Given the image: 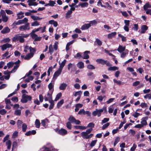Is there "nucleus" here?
I'll list each match as a JSON object with an SVG mask.
<instances>
[{"label":"nucleus","mask_w":151,"mask_h":151,"mask_svg":"<svg viewBox=\"0 0 151 151\" xmlns=\"http://www.w3.org/2000/svg\"><path fill=\"white\" fill-rule=\"evenodd\" d=\"M29 35L25 34H17L16 35L12 38L13 42H16L19 41L21 43H23L24 41V37H28Z\"/></svg>","instance_id":"nucleus-1"},{"label":"nucleus","mask_w":151,"mask_h":151,"mask_svg":"<svg viewBox=\"0 0 151 151\" xmlns=\"http://www.w3.org/2000/svg\"><path fill=\"white\" fill-rule=\"evenodd\" d=\"M0 13L2 17L1 19L2 21L4 22H7L9 20V17L6 15L5 11L3 10H1Z\"/></svg>","instance_id":"nucleus-2"},{"label":"nucleus","mask_w":151,"mask_h":151,"mask_svg":"<svg viewBox=\"0 0 151 151\" xmlns=\"http://www.w3.org/2000/svg\"><path fill=\"white\" fill-rule=\"evenodd\" d=\"M32 99V97L30 96H28L25 94H23L22 96V98L21 101L22 103H26L28 101L31 100Z\"/></svg>","instance_id":"nucleus-3"},{"label":"nucleus","mask_w":151,"mask_h":151,"mask_svg":"<svg viewBox=\"0 0 151 151\" xmlns=\"http://www.w3.org/2000/svg\"><path fill=\"white\" fill-rule=\"evenodd\" d=\"M30 29L29 24L27 22L25 25L20 26L19 27V29L20 31H23L27 30H29Z\"/></svg>","instance_id":"nucleus-4"},{"label":"nucleus","mask_w":151,"mask_h":151,"mask_svg":"<svg viewBox=\"0 0 151 151\" xmlns=\"http://www.w3.org/2000/svg\"><path fill=\"white\" fill-rule=\"evenodd\" d=\"M103 109H96L95 110L92 112V114L94 116L97 115L98 117H99L101 116V114L103 112Z\"/></svg>","instance_id":"nucleus-5"},{"label":"nucleus","mask_w":151,"mask_h":151,"mask_svg":"<svg viewBox=\"0 0 151 151\" xmlns=\"http://www.w3.org/2000/svg\"><path fill=\"white\" fill-rule=\"evenodd\" d=\"M53 92L52 91H48L47 96H44V100L45 101H50L52 99V94Z\"/></svg>","instance_id":"nucleus-6"},{"label":"nucleus","mask_w":151,"mask_h":151,"mask_svg":"<svg viewBox=\"0 0 151 151\" xmlns=\"http://www.w3.org/2000/svg\"><path fill=\"white\" fill-rule=\"evenodd\" d=\"M82 137L84 139H88L91 138L93 135V134H89L84 132H82L81 133Z\"/></svg>","instance_id":"nucleus-7"},{"label":"nucleus","mask_w":151,"mask_h":151,"mask_svg":"<svg viewBox=\"0 0 151 151\" xmlns=\"http://www.w3.org/2000/svg\"><path fill=\"white\" fill-rule=\"evenodd\" d=\"M2 51L6 50L7 48H12V46L11 44L6 43L0 46Z\"/></svg>","instance_id":"nucleus-8"},{"label":"nucleus","mask_w":151,"mask_h":151,"mask_svg":"<svg viewBox=\"0 0 151 151\" xmlns=\"http://www.w3.org/2000/svg\"><path fill=\"white\" fill-rule=\"evenodd\" d=\"M30 35L32 38L35 39V41H40L41 39V37H38L37 35L34 33L31 32Z\"/></svg>","instance_id":"nucleus-9"},{"label":"nucleus","mask_w":151,"mask_h":151,"mask_svg":"<svg viewBox=\"0 0 151 151\" xmlns=\"http://www.w3.org/2000/svg\"><path fill=\"white\" fill-rule=\"evenodd\" d=\"M33 54L29 53L27 54L25 56L24 55H21V57L22 58H24L26 60H29L30 58L33 57Z\"/></svg>","instance_id":"nucleus-10"},{"label":"nucleus","mask_w":151,"mask_h":151,"mask_svg":"<svg viewBox=\"0 0 151 151\" xmlns=\"http://www.w3.org/2000/svg\"><path fill=\"white\" fill-rule=\"evenodd\" d=\"M62 70L58 69L54 73L53 75V78L56 79L57 77L60 74Z\"/></svg>","instance_id":"nucleus-11"},{"label":"nucleus","mask_w":151,"mask_h":151,"mask_svg":"<svg viewBox=\"0 0 151 151\" xmlns=\"http://www.w3.org/2000/svg\"><path fill=\"white\" fill-rule=\"evenodd\" d=\"M58 133L60 135H64L66 134L67 131L64 129H61L58 131Z\"/></svg>","instance_id":"nucleus-12"},{"label":"nucleus","mask_w":151,"mask_h":151,"mask_svg":"<svg viewBox=\"0 0 151 151\" xmlns=\"http://www.w3.org/2000/svg\"><path fill=\"white\" fill-rule=\"evenodd\" d=\"M35 0H28L27 2L28 3V5L30 6H36L37 5V4L35 2Z\"/></svg>","instance_id":"nucleus-13"},{"label":"nucleus","mask_w":151,"mask_h":151,"mask_svg":"<svg viewBox=\"0 0 151 151\" xmlns=\"http://www.w3.org/2000/svg\"><path fill=\"white\" fill-rule=\"evenodd\" d=\"M126 47L123 46L122 45H119L118 48L117 50L120 53H121L125 50Z\"/></svg>","instance_id":"nucleus-14"},{"label":"nucleus","mask_w":151,"mask_h":151,"mask_svg":"<svg viewBox=\"0 0 151 151\" xmlns=\"http://www.w3.org/2000/svg\"><path fill=\"white\" fill-rule=\"evenodd\" d=\"M66 61L65 60H64L62 63H60V61H59V64L60 65L59 69L62 70L63 68L65 66Z\"/></svg>","instance_id":"nucleus-15"},{"label":"nucleus","mask_w":151,"mask_h":151,"mask_svg":"<svg viewBox=\"0 0 151 151\" xmlns=\"http://www.w3.org/2000/svg\"><path fill=\"white\" fill-rule=\"evenodd\" d=\"M148 27L146 25H143L141 27V33L142 34L144 33L145 31L148 29Z\"/></svg>","instance_id":"nucleus-16"},{"label":"nucleus","mask_w":151,"mask_h":151,"mask_svg":"<svg viewBox=\"0 0 151 151\" xmlns=\"http://www.w3.org/2000/svg\"><path fill=\"white\" fill-rule=\"evenodd\" d=\"M67 86V84L65 83H62L60 85L59 88L60 90H64L66 88Z\"/></svg>","instance_id":"nucleus-17"},{"label":"nucleus","mask_w":151,"mask_h":151,"mask_svg":"<svg viewBox=\"0 0 151 151\" xmlns=\"http://www.w3.org/2000/svg\"><path fill=\"white\" fill-rule=\"evenodd\" d=\"M91 26V25L89 23L85 24L81 26V29L82 30H85L88 29Z\"/></svg>","instance_id":"nucleus-18"},{"label":"nucleus","mask_w":151,"mask_h":151,"mask_svg":"<svg viewBox=\"0 0 151 151\" xmlns=\"http://www.w3.org/2000/svg\"><path fill=\"white\" fill-rule=\"evenodd\" d=\"M24 13L21 11L17 14V19H20L24 17Z\"/></svg>","instance_id":"nucleus-19"},{"label":"nucleus","mask_w":151,"mask_h":151,"mask_svg":"<svg viewBox=\"0 0 151 151\" xmlns=\"http://www.w3.org/2000/svg\"><path fill=\"white\" fill-rule=\"evenodd\" d=\"M10 31V29L8 27H6L4 28V29L1 30V32L2 34H6L9 33Z\"/></svg>","instance_id":"nucleus-20"},{"label":"nucleus","mask_w":151,"mask_h":151,"mask_svg":"<svg viewBox=\"0 0 151 151\" xmlns=\"http://www.w3.org/2000/svg\"><path fill=\"white\" fill-rule=\"evenodd\" d=\"M90 52L88 51H86L84 52L83 57V59H88L89 57L88 54Z\"/></svg>","instance_id":"nucleus-21"},{"label":"nucleus","mask_w":151,"mask_h":151,"mask_svg":"<svg viewBox=\"0 0 151 151\" xmlns=\"http://www.w3.org/2000/svg\"><path fill=\"white\" fill-rule=\"evenodd\" d=\"M77 66L80 69L83 68L84 67V63L82 61H80L77 64Z\"/></svg>","instance_id":"nucleus-22"},{"label":"nucleus","mask_w":151,"mask_h":151,"mask_svg":"<svg viewBox=\"0 0 151 151\" xmlns=\"http://www.w3.org/2000/svg\"><path fill=\"white\" fill-rule=\"evenodd\" d=\"M147 119V118L146 117L143 118L142 119V121L141 123V124L143 125V126L144 125L147 124V123L146 120Z\"/></svg>","instance_id":"nucleus-23"},{"label":"nucleus","mask_w":151,"mask_h":151,"mask_svg":"<svg viewBox=\"0 0 151 151\" xmlns=\"http://www.w3.org/2000/svg\"><path fill=\"white\" fill-rule=\"evenodd\" d=\"M49 24H53V26L55 27H56L58 25V22L54 20H50L48 22Z\"/></svg>","instance_id":"nucleus-24"},{"label":"nucleus","mask_w":151,"mask_h":151,"mask_svg":"<svg viewBox=\"0 0 151 151\" xmlns=\"http://www.w3.org/2000/svg\"><path fill=\"white\" fill-rule=\"evenodd\" d=\"M83 106V105L81 104H78L76 105L75 106L76 108L75 109V111H78L79 109L82 107Z\"/></svg>","instance_id":"nucleus-25"},{"label":"nucleus","mask_w":151,"mask_h":151,"mask_svg":"<svg viewBox=\"0 0 151 151\" xmlns=\"http://www.w3.org/2000/svg\"><path fill=\"white\" fill-rule=\"evenodd\" d=\"M31 18L34 20L36 21V20H40L42 19V18H40L38 16H35L34 15H31Z\"/></svg>","instance_id":"nucleus-26"},{"label":"nucleus","mask_w":151,"mask_h":151,"mask_svg":"<svg viewBox=\"0 0 151 151\" xmlns=\"http://www.w3.org/2000/svg\"><path fill=\"white\" fill-rule=\"evenodd\" d=\"M128 52L129 51L127 50H125L124 52H122L121 53V57L122 58H124L126 55L128 54Z\"/></svg>","instance_id":"nucleus-27"},{"label":"nucleus","mask_w":151,"mask_h":151,"mask_svg":"<svg viewBox=\"0 0 151 151\" xmlns=\"http://www.w3.org/2000/svg\"><path fill=\"white\" fill-rule=\"evenodd\" d=\"M116 34V32H111L108 35V38L109 39H111L114 37Z\"/></svg>","instance_id":"nucleus-28"},{"label":"nucleus","mask_w":151,"mask_h":151,"mask_svg":"<svg viewBox=\"0 0 151 151\" xmlns=\"http://www.w3.org/2000/svg\"><path fill=\"white\" fill-rule=\"evenodd\" d=\"M19 20L20 24H22L25 23H27L28 21V19L27 18L25 17L22 19H21Z\"/></svg>","instance_id":"nucleus-29"},{"label":"nucleus","mask_w":151,"mask_h":151,"mask_svg":"<svg viewBox=\"0 0 151 151\" xmlns=\"http://www.w3.org/2000/svg\"><path fill=\"white\" fill-rule=\"evenodd\" d=\"M6 145L7 146V148L8 149H10L11 146V142L10 140H8L6 142Z\"/></svg>","instance_id":"nucleus-30"},{"label":"nucleus","mask_w":151,"mask_h":151,"mask_svg":"<svg viewBox=\"0 0 151 151\" xmlns=\"http://www.w3.org/2000/svg\"><path fill=\"white\" fill-rule=\"evenodd\" d=\"M48 87L49 89V91H52L53 92V84L52 83H50L48 85Z\"/></svg>","instance_id":"nucleus-31"},{"label":"nucleus","mask_w":151,"mask_h":151,"mask_svg":"<svg viewBox=\"0 0 151 151\" xmlns=\"http://www.w3.org/2000/svg\"><path fill=\"white\" fill-rule=\"evenodd\" d=\"M96 61L102 65L104 64L105 63V60L102 59H97L96 60Z\"/></svg>","instance_id":"nucleus-32"},{"label":"nucleus","mask_w":151,"mask_h":151,"mask_svg":"<svg viewBox=\"0 0 151 151\" xmlns=\"http://www.w3.org/2000/svg\"><path fill=\"white\" fill-rule=\"evenodd\" d=\"M151 7V5H150L149 3H146L143 6L144 9L146 10L148 8Z\"/></svg>","instance_id":"nucleus-33"},{"label":"nucleus","mask_w":151,"mask_h":151,"mask_svg":"<svg viewBox=\"0 0 151 151\" xmlns=\"http://www.w3.org/2000/svg\"><path fill=\"white\" fill-rule=\"evenodd\" d=\"M40 25V23L37 21H35L32 22L31 24L32 26H37Z\"/></svg>","instance_id":"nucleus-34"},{"label":"nucleus","mask_w":151,"mask_h":151,"mask_svg":"<svg viewBox=\"0 0 151 151\" xmlns=\"http://www.w3.org/2000/svg\"><path fill=\"white\" fill-rule=\"evenodd\" d=\"M88 5V4L87 2H84L83 3H79L78 6H81V7H87Z\"/></svg>","instance_id":"nucleus-35"},{"label":"nucleus","mask_w":151,"mask_h":151,"mask_svg":"<svg viewBox=\"0 0 151 151\" xmlns=\"http://www.w3.org/2000/svg\"><path fill=\"white\" fill-rule=\"evenodd\" d=\"M48 122V120L47 119L43 120L41 121V124L43 127H45Z\"/></svg>","instance_id":"nucleus-36"},{"label":"nucleus","mask_w":151,"mask_h":151,"mask_svg":"<svg viewBox=\"0 0 151 151\" xmlns=\"http://www.w3.org/2000/svg\"><path fill=\"white\" fill-rule=\"evenodd\" d=\"M74 127L76 129H85L86 128L85 127L81 126H75Z\"/></svg>","instance_id":"nucleus-37"},{"label":"nucleus","mask_w":151,"mask_h":151,"mask_svg":"<svg viewBox=\"0 0 151 151\" xmlns=\"http://www.w3.org/2000/svg\"><path fill=\"white\" fill-rule=\"evenodd\" d=\"M119 69V68L116 66L111 67L109 68L108 70H109L115 71Z\"/></svg>","instance_id":"nucleus-38"},{"label":"nucleus","mask_w":151,"mask_h":151,"mask_svg":"<svg viewBox=\"0 0 151 151\" xmlns=\"http://www.w3.org/2000/svg\"><path fill=\"white\" fill-rule=\"evenodd\" d=\"M75 66V65L74 63H70L68 65V69L69 70L70 68H72Z\"/></svg>","instance_id":"nucleus-39"},{"label":"nucleus","mask_w":151,"mask_h":151,"mask_svg":"<svg viewBox=\"0 0 151 151\" xmlns=\"http://www.w3.org/2000/svg\"><path fill=\"white\" fill-rule=\"evenodd\" d=\"M64 100L62 99L58 102L57 104V106L58 108H59L64 103Z\"/></svg>","instance_id":"nucleus-40"},{"label":"nucleus","mask_w":151,"mask_h":151,"mask_svg":"<svg viewBox=\"0 0 151 151\" xmlns=\"http://www.w3.org/2000/svg\"><path fill=\"white\" fill-rule=\"evenodd\" d=\"M72 11L71 10H68L66 14V18H68L70 17V14L72 13Z\"/></svg>","instance_id":"nucleus-41"},{"label":"nucleus","mask_w":151,"mask_h":151,"mask_svg":"<svg viewBox=\"0 0 151 151\" xmlns=\"http://www.w3.org/2000/svg\"><path fill=\"white\" fill-rule=\"evenodd\" d=\"M49 101V102L50 103V105L49 106V109H51L53 108V107L54 105V101L53 100H52L51 101Z\"/></svg>","instance_id":"nucleus-42"},{"label":"nucleus","mask_w":151,"mask_h":151,"mask_svg":"<svg viewBox=\"0 0 151 151\" xmlns=\"http://www.w3.org/2000/svg\"><path fill=\"white\" fill-rule=\"evenodd\" d=\"M62 96V93H58L56 96L55 98V101H57Z\"/></svg>","instance_id":"nucleus-43"},{"label":"nucleus","mask_w":151,"mask_h":151,"mask_svg":"<svg viewBox=\"0 0 151 151\" xmlns=\"http://www.w3.org/2000/svg\"><path fill=\"white\" fill-rule=\"evenodd\" d=\"M10 41V39L9 37H6L3 39L1 42L3 43L9 42Z\"/></svg>","instance_id":"nucleus-44"},{"label":"nucleus","mask_w":151,"mask_h":151,"mask_svg":"<svg viewBox=\"0 0 151 151\" xmlns=\"http://www.w3.org/2000/svg\"><path fill=\"white\" fill-rule=\"evenodd\" d=\"M9 52L8 51H6V52L3 55V58H4L5 57L6 58H9L10 55H9Z\"/></svg>","instance_id":"nucleus-45"},{"label":"nucleus","mask_w":151,"mask_h":151,"mask_svg":"<svg viewBox=\"0 0 151 151\" xmlns=\"http://www.w3.org/2000/svg\"><path fill=\"white\" fill-rule=\"evenodd\" d=\"M14 114L16 115L19 116L21 114V110L20 109H16L15 110Z\"/></svg>","instance_id":"nucleus-46"},{"label":"nucleus","mask_w":151,"mask_h":151,"mask_svg":"<svg viewBox=\"0 0 151 151\" xmlns=\"http://www.w3.org/2000/svg\"><path fill=\"white\" fill-rule=\"evenodd\" d=\"M95 42H96L97 45L99 46H101L102 45V42L98 38L96 39Z\"/></svg>","instance_id":"nucleus-47"},{"label":"nucleus","mask_w":151,"mask_h":151,"mask_svg":"<svg viewBox=\"0 0 151 151\" xmlns=\"http://www.w3.org/2000/svg\"><path fill=\"white\" fill-rule=\"evenodd\" d=\"M75 119L72 116H70L68 119V120L71 123H73L75 121Z\"/></svg>","instance_id":"nucleus-48"},{"label":"nucleus","mask_w":151,"mask_h":151,"mask_svg":"<svg viewBox=\"0 0 151 151\" xmlns=\"http://www.w3.org/2000/svg\"><path fill=\"white\" fill-rule=\"evenodd\" d=\"M8 68L9 69L12 68L14 65V62H10L7 64Z\"/></svg>","instance_id":"nucleus-49"},{"label":"nucleus","mask_w":151,"mask_h":151,"mask_svg":"<svg viewBox=\"0 0 151 151\" xmlns=\"http://www.w3.org/2000/svg\"><path fill=\"white\" fill-rule=\"evenodd\" d=\"M27 128V124L25 123L23 124L22 125V131L24 132H25Z\"/></svg>","instance_id":"nucleus-50"},{"label":"nucleus","mask_w":151,"mask_h":151,"mask_svg":"<svg viewBox=\"0 0 151 151\" xmlns=\"http://www.w3.org/2000/svg\"><path fill=\"white\" fill-rule=\"evenodd\" d=\"M35 124L36 127L39 128L40 127V123L38 119H36L35 122Z\"/></svg>","instance_id":"nucleus-51"},{"label":"nucleus","mask_w":151,"mask_h":151,"mask_svg":"<svg viewBox=\"0 0 151 151\" xmlns=\"http://www.w3.org/2000/svg\"><path fill=\"white\" fill-rule=\"evenodd\" d=\"M49 50L50 54L52 55L53 51L52 46V45H49Z\"/></svg>","instance_id":"nucleus-52"},{"label":"nucleus","mask_w":151,"mask_h":151,"mask_svg":"<svg viewBox=\"0 0 151 151\" xmlns=\"http://www.w3.org/2000/svg\"><path fill=\"white\" fill-rule=\"evenodd\" d=\"M120 139V138L119 137H117L116 138L114 144V146H116V144L119 142Z\"/></svg>","instance_id":"nucleus-53"},{"label":"nucleus","mask_w":151,"mask_h":151,"mask_svg":"<svg viewBox=\"0 0 151 151\" xmlns=\"http://www.w3.org/2000/svg\"><path fill=\"white\" fill-rule=\"evenodd\" d=\"M29 50L30 52V53L33 54V55H34L35 52V48H32L30 47H29Z\"/></svg>","instance_id":"nucleus-54"},{"label":"nucleus","mask_w":151,"mask_h":151,"mask_svg":"<svg viewBox=\"0 0 151 151\" xmlns=\"http://www.w3.org/2000/svg\"><path fill=\"white\" fill-rule=\"evenodd\" d=\"M82 94V92L81 91H77L75 92V93L74 94V96H81Z\"/></svg>","instance_id":"nucleus-55"},{"label":"nucleus","mask_w":151,"mask_h":151,"mask_svg":"<svg viewBox=\"0 0 151 151\" xmlns=\"http://www.w3.org/2000/svg\"><path fill=\"white\" fill-rule=\"evenodd\" d=\"M85 111L84 109H81L78 112V114H79L81 115L83 114L85 115Z\"/></svg>","instance_id":"nucleus-56"},{"label":"nucleus","mask_w":151,"mask_h":151,"mask_svg":"<svg viewBox=\"0 0 151 151\" xmlns=\"http://www.w3.org/2000/svg\"><path fill=\"white\" fill-rule=\"evenodd\" d=\"M58 42L57 41H56L54 45H53V48L55 50H56L58 49Z\"/></svg>","instance_id":"nucleus-57"},{"label":"nucleus","mask_w":151,"mask_h":151,"mask_svg":"<svg viewBox=\"0 0 151 151\" xmlns=\"http://www.w3.org/2000/svg\"><path fill=\"white\" fill-rule=\"evenodd\" d=\"M97 141V140H93L91 141V144H90V145L91 147H93L94 146L95 144H96Z\"/></svg>","instance_id":"nucleus-58"},{"label":"nucleus","mask_w":151,"mask_h":151,"mask_svg":"<svg viewBox=\"0 0 151 151\" xmlns=\"http://www.w3.org/2000/svg\"><path fill=\"white\" fill-rule=\"evenodd\" d=\"M11 106H13V109H18L19 107V105L18 104H16L13 105L12 104L11 105Z\"/></svg>","instance_id":"nucleus-59"},{"label":"nucleus","mask_w":151,"mask_h":151,"mask_svg":"<svg viewBox=\"0 0 151 151\" xmlns=\"http://www.w3.org/2000/svg\"><path fill=\"white\" fill-rule=\"evenodd\" d=\"M119 37H120L122 38V41L124 42L126 40V37H124L123 35H122L121 34H119L118 35Z\"/></svg>","instance_id":"nucleus-60"},{"label":"nucleus","mask_w":151,"mask_h":151,"mask_svg":"<svg viewBox=\"0 0 151 151\" xmlns=\"http://www.w3.org/2000/svg\"><path fill=\"white\" fill-rule=\"evenodd\" d=\"M11 100L14 103H17L18 102V98L17 97H13L12 98Z\"/></svg>","instance_id":"nucleus-61"},{"label":"nucleus","mask_w":151,"mask_h":151,"mask_svg":"<svg viewBox=\"0 0 151 151\" xmlns=\"http://www.w3.org/2000/svg\"><path fill=\"white\" fill-rule=\"evenodd\" d=\"M87 68L88 69L90 70H93L95 68L94 66L91 64H89L87 65Z\"/></svg>","instance_id":"nucleus-62"},{"label":"nucleus","mask_w":151,"mask_h":151,"mask_svg":"<svg viewBox=\"0 0 151 151\" xmlns=\"http://www.w3.org/2000/svg\"><path fill=\"white\" fill-rule=\"evenodd\" d=\"M6 112V111L4 109L0 110V114L2 115H4Z\"/></svg>","instance_id":"nucleus-63"},{"label":"nucleus","mask_w":151,"mask_h":151,"mask_svg":"<svg viewBox=\"0 0 151 151\" xmlns=\"http://www.w3.org/2000/svg\"><path fill=\"white\" fill-rule=\"evenodd\" d=\"M144 98L145 99H149L151 100V95L150 94L148 93L146 94L144 96Z\"/></svg>","instance_id":"nucleus-64"}]
</instances>
